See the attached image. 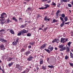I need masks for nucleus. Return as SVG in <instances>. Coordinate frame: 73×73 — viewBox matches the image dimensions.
Instances as JSON below:
<instances>
[{"label":"nucleus","instance_id":"1","mask_svg":"<svg viewBox=\"0 0 73 73\" xmlns=\"http://www.w3.org/2000/svg\"><path fill=\"white\" fill-rule=\"evenodd\" d=\"M28 32V31L26 30L25 29H23V30H21L20 32L19 33L17 34V35L18 36H21V35H23L25 33H27Z\"/></svg>","mask_w":73,"mask_h":73},{"label":"nucleus","instance_id":"2","mask_svg":"<svg viewBox=\"0 0 73 73\" xmlns=\"http://www.w3.org/2000/svg\"><path fill=\"white\" fill-rule=\"evenodd\" d=\"M7 17V15L6 14V13H3L1 15L0 19H1L2 21H4L5 20V17Z\"/></svg>","mask_w":73,"mask_h":73},{"label":"nucleus","instance_id":"3","mask_svg":"<svg viewBox=\"0 0 73 73\" xmlns=\"http://www.w3.org/2000/svg\"><path fill=\"white\" fill-rule=\"evenodd\" d=\"M0 48L1 50H3L5 49L4 47V45L3 44H2L0 45Z\"/></svg>","mask_w":73,"mask_h":73},{"label":"nucleus","instance_id":"4","mask_svg":"<svg viewBox=\"0 0 73 73\" xmlns=\"http://www.w3.org/2000/svg\"><path fill=\"white\" fill-rule=\"evenodd\" d=\"M48 49H50V52H52V50H53V47H51V45H50L48 46Z\"/></svg>","mask_w":73,"mask_h":73},{"label":"nucleus","instance_id":"5","mask_svg":"<svg viewBox=\"0 0 73 73\" xmlns=\"http://www.w3.org/2000/svg\"><path fill=\"white\" fill-rule=\"evenodd\" d=\"M0 41L2 42H7V40H5L3 38H0Z\"/></svg>","mask_w":73,"mask_h":73},{"label":"nucleus","instance_id":"6","mask_svg":"<svg viewBox=\"0 0 73 73\" xmlns=\"http://www.w3.org/2000/svg\"><path fill=\"white\" fill-rule=\"evenodd\" d=\"M14 58H15L14 57H13V58L9 57L7 59V61H12V60H14Z\"/></svg>","mask_w":73,"mask_h":73},{"label":"nucleus","instance_id":"7","mask_svg":"<svg viewBox=\"0 0 73 73\" xmlns=\"http://www.w3.org/2000/svg\"><path fill=\"white\" fill-rule=\"evenodd\" d=\"M32 58H33V56H31V55H30L29 56V58H27V59L28 61H31V60H32Z\"/></svg>","mask_w":73,"mask_h":73},{"label":"nucleus","instance_id":"8","mask_svg":"<svg viewBox=\"0 0 73 73\" xmlns=\"http://www.w3.org/2000/svg\"><path fill=\"white\" fill-rule=\"evenodd\" d=\"M5 32V30L4 29H2V30H0V33H1V34H4Z\"/></svg>","mask_w":73,"mask_h":73},{"label":"nucleus","instance_id":"9","mask_svg":"<svg viewBox=\"0 0 73 73\" xmlns=\"http://www.w3.org/2000/svg\"><path fill=\"white\" fill-rule=\"evenodd\" d=\"M68 1V0H60V3L61 4H62L63 3V2H64V3H67Z\"/></svg>","mask_w":73,"mask_h":73},{"label":"nucleus","instance_id":"10","mask_svg":"<svg viewBox=\"0 0 73 73\" xmlns=\"http://www.w3.org/2000/svg\"><path fill=\"white\" fill-rule=\"evenodd\" d=\"M13 62H11V63H10L8 64V66L9 67H11L12 65L13 64Z\"/></svg>","mask_w":73,"mask_h":73},{"label":"nucleus","instance_id":"11","mask_svg":"<svg viewBox=\"0 0 73 73\" xmlns=\"http://www.w3.org/2000/svg\"><path fill=\"white\" fill-rule=\"evenodd\" d=\"M60 42L61 43H62V42L63 44H64V38H61L60 39Z\"/></svg>","mask_w":73,"mask_h":73},{"label":"nucleus","instance_id":"12","mask_svg":"<svg viewBox=\"0 0 73 73\" xmlns=\"http://www.w3.org/2000/svg\"><path fill=\"white\" fill-rule=\"evenodd\" d=\"M60 19L61 21H62V23L64 24L65 23V22L66 21H64V20H63V18H62V17H60Z\"/></svg>","mask_w":73,"mask_h":73},{"label":"nucleus","instance_id":"13","mask_svg":"<svg viewBox=\"0 0 73 73\" xmlns=\"http://www.w3.org/2000/svg\"><path fill=\"white\" fill-rule=\"evenodd\" d=\"M42 69H43L44 70L46 69V66L44 65H43L42 67Z\"/></svg>","mask_w":73,"mask_h":73},{"label":"nucleus","instance_id":"14","mask_svg":"<svg viewBox=\"0 0 73 73\" xmlns=\"http://www.w3.org/2000/svg\"><path fill=\"white\" fill-rule=\"evenodd\" d=\"M66 52H70V48L68 47L66 45Z\"/></svg>","mask_w":73,"mask_h":73},{"label":"nucleus","instance_id":"15","mask_svg":"<svg viewBox=\"0 0 73 73\" xmlns=\"http://www.w3.org/2000/svg\"><path fill=\"white\" fill-rule=\"evenodd\" d=\"M5 22V23H7V24H8V23H11V21L9 20V19L8 18Z\"/></svg>","mask_w":73,"mask_h":73},{"label":"nucleus","instance_id":"16","mask_svg":"<svg viewBox=\"0 0 73 73\" xmlns=\"http://www.w3.org/2000/svg\"><path fill=\"white\" fill-rule=\"evenodd\" d=\"M43 62L44 61H43V60L40 59V65H42Z\"/></svg>","mask_w":73,"mask_h":73},{"label":"nucleus","instance_id":"17","mask_svg":"<svg viewBox=\"0 0 73 73\" xmlns=\"http://www.w3.org/2000/svg\"><path fill=\"white\" fill-rule=\"evenodd\" d=\"M12 20H15V22H17V21H18L17 19L15 17H12Z\"/></svg>","mask_w":73,"mask_h":73},{"label":"nucleus","instance_id":"18","mask_svg":"<svg viewBox=\"0 0 73 73\" xmlns=\"http://www.w3.org/2000/svg\"><path fill=\"white\" fill-rule=\"evenodd\" d=\"M44 6H46V7H44V9H46L47 8H48V7H49V5L48 4H45L44 5Z\"/></svg>","mask_w":73,"mask_h":73},{"label":"nucleus","instance_id":"19","mask_svg":"<svg viewBox=\"0 0 73 73\" xmlns=\"http://www.w3.org/2000/svg\"><path fill=\"white\" fill-rule=\"evenodd\" d=\"M70 56L71 58L73 59V53H72L71 51H70Z\"/></svg>","mask_w":73,"mask_h":73},{"label":"nucleus","instance_id":"20","mask_svg":"<svg viewBox=\"0 0 73 73\" xmlns=\"http://www.w3.org/2000/svg\"><path fill=\"white\" fill-rule=\"evenodd\" d=\"M9 31L11 33V34H13V35H14V34H15V32H14V31H13V30H10Z\"/></svg>","mask_w":73,"mask_h":73},{"label":"nucleus","instance_id":"21","mask_svg":"<svg viewBox=\"0 0 73 73\" xmlns=\"http://www.w3.org/2000/svg\"><path fill=\"white\" fill-rule=\"evenodd\" d=\"M17 42H16V41H14L12 43V44L13 45H17Z\"/></svg>","mask_w":73,"mask_h":73},{"label":"nucleus","instance_id":"22","mask_svg":"<svg viewBox=\"0 0 73 73\" xmlns=\"http://www.w3.org/2000/svg\"><path fill=\"white\" fill-rule=\"evenodd\" d=\"M30 53V52H29V51H27L25 52V54L27 56L28 55V54H29Z\"/></svg>","mask_w":73,"mask_h":73},{"label":"nucleus","instance_id":"23","mask_svg":"<svg viewBox=\"0 0 73 73\" xmlns=\"http://www.w3.org/2000/svg\"><path fill=\"white\" fill-rule=\"evenodd\" d=\"M44 50H45L48 53H50V51L48 49H46L45 48L44 49Z\"/></svg>","mask_w":73,"mask_h":73},{"label":"nucleus","instance_id":"24","mask_svg":"<svg viewBox=\"0 0 73 73\" xmlns=\"http://www.w3.org/2000/svg\"><path fill=\"white\" fill-rule=\"evenodd\" d=\"M48 68H51V69H52L53 68H54V66L52 65L51 66H48Z\"/></svg>","mask_w":73,"mask_h":73},{"label":"nucleus","instance_id":"25","mask_svg":"<svg viewBox=\"0 0 73 73\" xmlns=\"http://www.w3.org/2000/svg\"><path fill=\"white\" fill-rule=\"evenodd\" d=\"M64 45L63 44H61L60 45H59L58 47L59 48H63L64 47Z\"/></svg>","mask_w":73,"mask_h":73},{"label":"nucleus","instance_id":"26","mask_svg":"<svg viewBox=\"0 0 73 73\" xmlns=\"http://www.w3.org/2000/svg\"><path fill=\"white\" fill-rule=\"evenodd\" d=\"M72 44V42H68L67 45H68L69 47H70V44Z\"/></svg>","mask_w":73,"mask_h":73},{"label":"nucleus","instance_id":"27","mask_svg":"<svg viewBox=\"0 0 73 73\" xmlns=\"http://www.w3.org/2000/svg\"><path fill=\"white\" fill-rule=\"evenodd\" d=\"M62 49H60V51H63L64 50H65V49H66V47L64 46V47L62 48H61Z\"/></svg>","mask_w":73,"mask_h":73},{"label":"nucleus","instance_id":"28","mask_svg":"<svg viewBox=\"0 0 73 73\" xmlns=\"http://www.w3.org/2000/svg\"><path fill=\"white\" fill-rule=\"evenodd\" d=\"M51 5H54V6H56V4L55 3H54V2H52V4H51Z\"/></svg>","mask_w":73,"mask_h":73},{"label":"nucleus","instance_id":"29","mask_svg":"<svg viewBox=\"0 0 73 73\" xmlns=\"http://www.w3.org/2000/svg\"><path fill=\"white\" fill-rule=\"evenodd\" d=\"M61 16L62 17H63V18H64L65 17V15L64 14L62 13L61 15Z\"/></svg>","mask_w":73,"mask_h":73},{"label":"nucleus","instance_id":"30","mask_svg":"<svg viewBox=\"0 0 73 73\" xmlns=\"http://www.w3.org/2000/svg\"><path fill=\"white\" fill-rule=\"evenodd\" d=\"M64 42H67V41H68V38H64Z\"/></svg>","mask_w":73,"mask_h":73},{"label":"nucleus","instance_id":"31","mask_svg":"<svg viewBox=\"0 0 73 73\" xmlns=\"http://www.w3.org/2000/svg\"><path fill=\"white\" fill-rule=\"evenodd\" d=\"M35 44V42H30L29 44L31 45H32V46H33V45H34Z\"/></svg>","mask_w":73,"mask_h":73},{"label":"nucleus","instance_id":"32","mask_svg":"<svg viewBox=\"0 0 73 73\" xmlns=\"http://www.w3.org/2000/svg\"><path fill=\"white\" fill-rule=\"evenodd\" d=\"M18 69L19 70H20V71H21V70H23L22 68L20 66H19V68H18Z\"/></svg>","mask_w":73,"mask_h":73},{"label":"nucleus","instance_id":"33","mask_svg":"<svg viewBox=\"0 0 73 73\" xmlns=\"http://www.w3.org/2000/svg\"><path fill=\"white\" fill-rule=\"evenodd\" d=\"M45 48L44 45H42V46H40V49H42L43 48Z\"/></svg>","mask_w":73,"mask_h":73},{"label":"nucleus","instance_id":"34","mask_svg":"<svg viewBox=\"0 0 73 73\" xmlns=\"http://www.w3.org/2000/svg\"><path fill=\"white\" fill-rule=\"evenodd\" d=\"M20 66V65L19 64H16V65L15 68L17 69H18Z\"/></svg>","mask_w":73,"mask_h":73},{"label":"nucleus","instance_id":"35","mask_svg":"<svg viewBox=\"0 0 73 73\" xmlns=\"http://www.w3.org/2000/svg\"><path fill=\"white\" fill-rule=\"evenodd\" d=\"M64 19L65 21H68V19L67 17H64Z\"/></svg>","mask_w":73,"mask_h":73},{"label":"nucleus","instance_id":"36","mask_svg":"<svg viewBox=\"0 0 73 73\" xmlns=\"http://www.w3.org/2000/svg\"><path fill=\"white\" fill-rule=\"evenodd\" d=\"M19 39H20V38L19 37H17L16 39V42L17 43H18V42H19Z\"/></svg>","mask_w":73,"mask_h":73},{"label":"nucleus","instance_id":"37","mask_svg":"<svg viewBox=\"0 0 73 73\" xmlns=\"http://www.w3.org/2000/svg\"><path fill=\"white\" fill-rule=\"evenodd\" d=\"M69 58V56L68 55H66L65 57V60H67V59H68Z\"/></svg>","mask_w":73,"mask_h":73},{"label":"nucleus","instance_id":"38","mask_svg":"<svg viewBox=\"0 0 73 73\" xmlns=\"http://www.w3.org/2000/svg\"><path fill=\"white\" fill-rule=\"evenodd\" d=\"M48 29V27H46V28H44V30H43V32H46V31Z\"/></svg>","mask_w":73,"mask_h":73},{"label":"nucleus","instance_id":"39","mask_svg":"<svg viewBox=\"0 0 73 73\" xmlns=\"http://www.w3.org/2000/svg\"><path fill=\"white\" fill-rule=\"evenodd\" d=\"M47 19H48V18L47 17V16H45V17L44 18V21H46L47 20Z\"/></svg>","mask_w":73,"mask_h":73},{"label":"nucleus","instance_id":"40","mask_svg":"<svg viewBox=\"0 0 73 73\" xmlns=\"http://www.w3.org/2000/svg\"><path fill=\"white\" fill-rule=\"evenodd\" d=\"M27 36H31V33H28L27 34Z\"/></svg>","mask_w":73,"mask_h":73},{"label":"nucleus","instance_id":"41","mask_svg":"<svg viewBox=\"0 0 73 73\" xmlns=\"http://www.w3.org/2000/svg\"><path fill=\"white\" fill-rule=\"evenodd\" d=\"M64 24L62 22L61 23L60 25V26L61 27H62L64 25Z\"/></svg>","mask_w":73,"mask_h":73},{"label":"nucleus","instance_id":"42","mask_svg":"<svg viewBox=\"0 0 73 73\" xmlns=\"http://www.w3.org/2000/svg\"><path fill=\"white\" fill-rule=\"evenodd\" d=\"M56 42V38L54 40L52 41V43H54V42Z\"/></svg>","mask_w":73,"mask_h":73},{"label":"nucleus","instance_id":"43","mask_svg":"<svg viewBox=\"0 0 73 73\" xmlns=\"http://www.w3.org/2000/svg\"><path fill=\"white\" fill-rule=\"evenodd\" d=\"M25 26L24 25H21L20 27V28H25Z\"/></svg>","mask_w":73,"mask_h":73},{"label":"nucleus","instance_id":"44","mask_svg":"<svg viewBox=\"0 0 73 73\" xmlns=\"http://www.w3.org/2000/svg\"><path fill=\"white\" fill-rule=\"evenodd\" d=\"M55 22H57V20L56 19H54L53 20V23H55Z\"/></svg>","mask_w":73,"mask_h":73},{"label":"nucleus","instance_id":"45","mask_svg":"<svg viewBox=\"0 0 73 73\" xmlns=\"http://www.w3.org/2000/svg\"><path fill=\"white\" fill-rule=\"evenodd\" d=\"M27 10L29 11H31V7H29L27 8Z\"/></svg>","mask_w":73,"mask_h":73},{"label":"nucleus","instance_id":"46","mask_svg":"<svg viewBox=\"0 0 73 73\" xmlns=\"http://www.w3.org/2000/svg\"><path fill=\"white\" fill-rule=\"evenodd\" d=\"M5 23V22H4L3 21H1V24H4Z\"/></svg>","mask_w":73,"mask_h":73},{"label":"nucleus","instance_id":"47","mask_svg":"<svg viewBox=\"0 0 73 73\" xmlns=\"http://www.w3.org/2000/svg\"><path fill=\"white\" fill-rule=\"evenodd\" d=\"M68 6L69 7L71 8L72 7V5L70 4H68Z\"/></svg>","mask_w":73,"mask_h":73},{"label":"nucleus","instance_id":"48","mask_svg":"<svg viewBox=\"0 0 73 73\" xmlns=\"http://www.w3.org/2000/svg\"><path fill=\"white\" fill-rule=\"evenodd\" d=\"M69 64H70L71 66H72V67L73 66V64H72L70 62H69Z\"/></svg>","mask_w":73,"mask_h":73},{"label":"nucleus","instance_id":"49","mask_svg":"<svg viewBox=\"0 0 73 73\" xmlns=\"http://www.w3.org/2000/svg\"><path fill=\"white\" fill-rule=\"evenodd\" d=\"M61 5V4L58 3V4L57 5V7L59 8H60V5Z\"/></svg>","mask_w":73,"mask_h":73},{"label":"nucleus","instance_id":"50","mask_svg":"<svg viewBox=\"0 0 73 73\" xmlns=\"http://www.w3.org/2000/svg\"><path fill=\"white\" fill-rule=\"evenodd\" d=\"M21 20H22V18H19V22H21Z\"/></svg>","mask_w":73,"mask_h":73},{"label":"nucleus","instance_id":"51","mask_svg":"<svg viewBox=\"0 0 73 73\" xmlns=\"http://www.w3.org/2000/svg\"><path fill=\"white\" fill-rule=\"evenodd\" d=\"M24 50H25V49H24V48H22L21 50V52H24Z\"/></svg>","mask_w":73,"mask_h":73},{"label":"nucleus","instance_id":"52","mask_svg":"<svg viewBox=\"0 0 73 73\" xmlns=\"http://www.w3.org/2000/svg\"><path fill=\"white\" fill-rule=\"evenodd\" d=\"M60 41V40H59L57 39H56V42H57L58 43Z\"/></svg>","mask_w":73,"mask_h":73},{"label":"nucleus","instance_id":"53","mask_svg":"<svg viewBox=\"0 0 73 73\" xmlns=\"http://www.w3.org/2000/svg\"><path fill=\"white\" fill-rule=\"evenodd\" d=\"M42 2H46V1H48V0H42Z\"/></svg>","mask_w":73,"mask_h":73},{"label":"nucleus","instance_id":"54","mask_svg":"<svg viewBox=\"0 0 73 73\" xmlns=\"http://www.w3.org/2000/svg\"><path fill=\"white\" fill-rule=\"evenodd\" d=\"M60 11L59 10H58L57 11L56 13L58 14L59 13H60Z\"/></svg>","mask_w":73,"mask_h":73},{"label":"nucleus","instance_id":"55","mask_svg":"<svg viewBox=\"0 0 73 73\" xmlns=\"http://www.w3.org/2000/svg\"><path fill=\"white\" fill-rule=\"evenodd\" d=\"M70 23V22H66L65 23V24L66 25V24L68 25V24H69Z\"/></svg>","mask_w":73,"mask_h":73},{"label":"nucleus","instance_id":"56","mask_svg":"<svg viewBox=\"0 0 73 73\" xmlns=\"http://www.w3.org/2000/svg\"><path fill=\"white\" fill-rule=\"evenodd\" d=\"M56 14L57 17H58V14L56 13Z\"/></svg>","mask_w":73,"mask_h":73},{"label":"nucleus","instance_id":"57","mask_svg":"<svg viewBox=\"0 0 73 73\" xmlns=\"http://www.w3.org/2000/svg\"><path fill=\"white\" fill-rule=\"evenodd\" d=\"M39 9H42V10H43V9H44V8H43V7H41V8H39Z\"/></svg>","mask_w":73,"mask_h":73},{"label":"nucleus","instance_id":"58","mask_svg":"<svg viewBox=\"0 0 73 73\" xmlns=\"http://www.w3.org/2000/svg\"><path fill=\"white\" fill-rule=\"evenodd\" d=\"M31 47H32V46L31 45H29L28 46V48H29V49H30V48H31Z\"/></svg>","mask_w":73,"mask_h":73},{"label":"nucleus","instance_id":"59","mask_svg":"<svg viewBox=\"0 0 73 73\" xmlns=\"http://www.w3.org/2000/svg\"><path fill=\"white\" fill-rule=\"evenodd\" d=\"M51 2V1L50 0H49L48 1H47V3H50Z\"/></svg>","mask_w":73,"mask_h":73},{"label":"nucleus","instance_id":"60","mask_svg":"<svg viewBox=\"0 0 73 73\" xmlns=\"http://www.w3.org/2000/svg\"><path fill=\"white\" fill-rule=\"evenodd\" d=\"M47 45V44L45 43L44 44H43V45L44 46H45H45H46V45Z\"/></svg>","mask_w":73,"mask_h":73},{"label":"nucleus","instance_id":"61","mask_svg":"<svg viewBox=\"0 0 73 73\" xmlns=\"http://www.w3.org/2000/svg\"><path fill=\"white\" fill-rule=\"evenodd\" d=\"M44 29H42V28H39V30H42L43 31Z\"/></svg>","mask_w":73,"mask_h":73},{"label":"nucleus","instance_id":"62","mask_svg":"<svg viewBox=\"0 0 73 73\" xmlns=\"http://www.w3.org/2000/svg\"><path fill=\"white\" fill-rule=\"evenodd\" d=\"M26 72V70H24L23 72H21V73H25Z\"/></svg>","mask_w":73,"mask_h":73},{"label":"nucleus","instance_id":"63","mask_svg":"<svg viewBox=\"0 0 73 73\" xmlns=\"http://www.w3.org/2000/svg\"><path fill=\"white\" fill-rule=\"evenodd\" d=\"M50 18L49 19L48 18L47 19V20H48V21H49L50 20Z\"/></svg>","mask_w":73,"mask_h":73},{"label":"nucleus","instance_id":"64","mask_svg":"<svg viewBox=\"0 0 73 73\" xmlns=\"http://www.w3.org/2000/svg\"><path fill=\"white\" fill-rule=\"evenodd\" d=\"M40 56H41L43 58H44V56L43 55H40Z\"/></svg>","mask_w":73,"mask_h":73}]
</instances>
